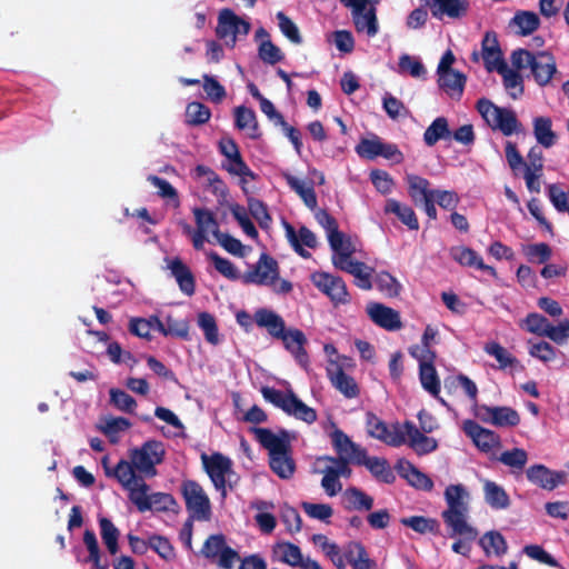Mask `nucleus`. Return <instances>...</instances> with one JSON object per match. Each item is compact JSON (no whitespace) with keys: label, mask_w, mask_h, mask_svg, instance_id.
Segmentation results:
<instances>
[{"label":"nucleus","mask_w":569,"mask_h":569,"mask_svg":"<svg viewBox=\"0 0 569 569\" xmlns=\"http://www.w3.org/2000/svg\"><path fill=\"white\" fill-rule=\"evenodd\" d=\"M259 58L268 64H276L283 60V53L270 39L261 41L258 48Z\"/></svg>","instance_id":"obj_62"},{"label":"nucleus","mask_w":569,"mask_h":569,"mask_svg":"<svg viewBox=\"0 0 569 569\" xmlns=\"http://www.w3.org/2000/svg\"><path fill=\"white\" fill-rule=\"evenodd\" d=\"M150 548L163 560L170 561L176 557L174 548L164 536L151 535L149 537Z\"/></svg>","instance_id":"obj_58"},{"label":"nucleus","mask_w":569,"mask_h":569,"mask_svg":"<svg viewBox=\"0 0 569 569\" xmlns=\"http://www.w3.org/2000/svg\"><path fill=\"white\" fill-rule=\"evenodd\" d=\"M467 498L468 492L462 485H449L445 490L447 509L441 512V517L446 526L451 529L450 537L460 536L465 540L473 541L479 532L468 523Z\"/></svg>","instance_id":"obj_4"},{"label":"nucleus","mask_w":569,"mask_h":569,"mask_svg":"<svg viewBox=\"0 0 569 569\" xmlns=\"http://www.w3.org/2000/svg\"><path fill=\"white\" fill-rule=\"evenodd\" d=\"M510 26L517 27V33L529 36L540 26L539 16L533 11H518L510 21Z\"/></svg>","instance_id":"obj_39"},{"label":"nucleus","mask_w":569,"mask_h":569,"mask_svg":"<svg viewBox=\"0 0 569 569\" xmlns=\"http://www.w3.org/2000/svg\"><path fill=\"white\" fill-rule=\"evenodd\" d=\"M339 269L352 274L356 279V286L359 287L360 289L370 290L372 288V269L368 267L365 262L355 260L352 262H348L346 266Z\"/></svg>","instance_id":"obj_36"},{"label":"nucleus","mask_w":569,"mask_h":569,"mask_svg":"<svg viewBox=\"0 0 569 569\" xmlns=\"http://www.w3.org/2000/svg\"><path fill=\"white\" fill-rule=\"evenodd\" d=\"M329 244L335 252L332 257V263L336 268H341L348 262H352L351 256L356 252V247L352 243L350 237H347L343 232H335L329 234Z\"/></svg>","instance_id":"obj_21"},{"label":"nucleus","mask_w":569,"mask_h":569,"mask_svg":"<svg viewBox=\"0 0 569 569\" xmlns=\"http://www.w3.org/2000/svg\"><path fill=\"white\" fill-rule=\"evenodd\" d=\"M370 319L379 327L388 331H397L402 328L400 315L395 309L381 303H372L367 308Z\"/></svg>","instance_id":"obj_23"},{"label":"nucleus","mask_w":569,"mask_h":569,"mask_svg":"<svg viewBox=\"0 0 569 569\" xmlns=\"http://www.w3.org/2000/svg\"><path fill=\"white\" fill-rule=\"evenodd\" d=\"M100 536L104 543L108 552L111 556H116L119 552V537L120 530L114 523L106 517L99 518Z\"/></svg>","instance_id":"obj_35"},{"label":"nucleus","mask_w":569,"mask_h":569,"mask_svg":"<svg viewBox=\"0 0 569 569\" xmlns=\"http://www.w3.org/2000/svg\"><path fill=\"white\" fill-rule=\"evenodd\" d=\"M272 559L293 568L303 569L306 559L299 546L289 541H279L272 547Z\"/></svg>","instance_id":"obj_26"},{"label":"nucleus","mask_w":569,"mask_h":569,"mask_svg":"<svg viewBox=\"0 0 569 569\" xmlns=\"http://www.w3.org/2000/svg\"><path fill=\"white\" fill-rule=\"evenodd\" d=\"M211 111L202 102L192 101L186 108V123L190 126H201L209 121Z\"/></svg>","instance_id":"obj_49"},{"label":"nucleus","mask_w":569,"mask_h":569,"mask_svg":"<svg viewBox=\"0 0 569 569\" xmlns=\"http://www.w3.org/2000/svg\"><path fill=\"white\" fill-rule=\"evenodd\" d=\"M229 163L224 166L226 170L233 176L240 177L241 189L244 193H248L246 183L247 178L256 180L258 176L248 167L241 157V153L228 160Z\"/></svg>","instance_id":"obj_46"},{"label":"nucleus","mask_w":569,"mask_h":569,"mask_svg":"<svg viewBox=\"0 0 569 569\" xmlns=\"http://www.w3.org/2000/svg\"><path fill=\"white\" fill-rule=\"evenodd\" d=\"M181 495L191 520L209 521L211 519V502L199 482L194 480L182 481Z\"/></svg>","instance_id":"obj_8"},{"label":"nucleus","mask_w":569,"mask_h":569,"mask_svg":"<svg viewBox=\"0 0 569 569\" xmlns=\"http://www.w3.org/2000/svg\"><path fill=\"white\" fill-rule=\"evenodd\" d=\"M405 438L408 437V445L419 456L430 453L438 448V442L435 438L423 435L416 425L406 420L402 425Z\"/></svg>","instance_id":"obj_20"},{"label":"nucleus","mask_w":569,"mask_h":569,"mask_svg":"<svg viewBox=\"0 0 569 569\" xmlns=\"http://www.w3.org/2000/svg\"><path fill=\"white\" fill-rule=\"evenodd\" d=\"M498 460L505 466L512 468L513 472L520 473L528 461V453L522 448H513L503 451Z\"/></svg>","instance_id":"obj_50"},{"label":"nucleus","mask_w":569,"mask_h":569,"mask_svg":"<svg viewBox=\"0 0 569 569\" xmlns=\"http://www.w3.org/2000/svg\"><path fill=\"white\" fill-rule=\"evenodd\" d=\"M366 428L370 437L378 439L391 447H400L407 442L403 428L399 422L389 426L380 419L376 413L368 411L366 413Z\"/></svg>","instance_id":"obj_10"},{"label":"nucleus","mask_w":569,"mask_h":569,"mask_svg":"<svg viewBox=\"0 0 569 569\" xmlns=\"http://www.w3.org/2000/svg\"><path fill=\"white\" fill-rule=\"evenodd\" d=\"M438 73V86L451 99L459 101L463 94L467 77L458 70H448Z\"/></svg>","instance_id":"obj_27"},{"label":"nucleus","mask_w":569,"mask_h":569,"mask_svg":"<svg viewBox=\"0 0 569 569\" xmlns=\"http://www.w3.org/2000/svg\"><path fill=\"white\" fill-rule=\"evenodd\" d=\"M503 78V86L512 99H518L523 93V79L517 70H511L506 64V70L499 72Z\"/></svg>","instance_id":"obj_54"},{"label":"nucleus","mask_w":569,"mask_h":569,"mask_svg":"<svg viewBox=\"0 0 569 569\" xmlns=\"http://www.w3.org/2000/svg\"><path fill=\"white\" fill-rule=\"evenodd\" d=\"M451 132L449 130L448 120L445 117L436 118L423 133V141L428 147L435 146L441 139H449Z\"/></svg>","instance_id":"obj_41"},{"label":"nucleus","mask_w":569,"mask_h":569,"mask_svg":"<svg viewBox=\"0 0 569 569\" xmlns=\"http://www.w3.org/2000/svg\"><path fill=\"white\" fill-rule=\"evenodd\" d=\"M312 283L326 295L335 306L350 302L347 284L339 276L328 272H315L311 276Z\"/></svg>","instance_id":"obj_11"},{"label":"nucleus","mask_w":569,"mask_h":569,"mask_svg":"<svg viewBox=\"0 0 569 569\" xmlns=\"http://www.w3.org/2000/svg\"><path fill=\"white\" fill-rule=\"evenodd\" d=\"M119 483L128 491L129 500L139 512L153 510L157 512L177 511L178 502L174 497L166 492L149 493L150 486L143 479H136L131 468L127 463L119 467Z\"/></svg>","instance_id":"obj_1"},{"label":"nucleus","mask_w":569,"mask_h":569,"mask_svg":"<svg viewBox=\"0 0 569 569\" xmlns=\"http://www.w3.org/2000/svg\"><path fill=\"white\" fill-rule=\"evenodd\" d=\"M476 108L492 129L500 130L507 137L521 130L522 126L511 109L498 107L486 98L479 99Z\"/></svg>","instance_id":"obj_7"},{"label":"nucleus","mask_w":569,"mask_h":569,"mask_svg":"<svg viewBox=\"0 0 569 569\" xmlns=\"http://www.w3.org/2000/svg\"><path fill=\"white\" fill-rule=\"evenodd\" d=\"M250 432L256 436L257 441L268 450L269 466L281 479H290L296 470L295 460L291 457V445L289 433L281 429L278 435L268 428L251 427Z\"/></svg>","instance_id":"obj_3"},{"label":"nucleus","mask_w":569,"mask_h":569,"mask_svg":"<svg viewBox=\"0 0 569 569\" xmlns=\"http://www.w3.org/2000/svg\"><path fill=\"white\" fill-rule=\"evenodd\" d=\"M408 184V194L416 206H420L426 199L435 197V190L430 189V181L418 174L408 173L406 176Z\"/></svg>","instance_id":"obj_29"},{"label":"nucleus","mask_w":569,"mask_h":569,"mask_svg":"<svg viewBox=\"0 0 569 569\" xmlns=\"http://www.w3.org/2000/svg\"><path fill=\"white\" fill-rule=\"evenodd\" d=\"M481 57L486 69L491 72H503L506 70V61L500 49L497 34L493 31L485 33L481 41Z\"/></svg>","instance_id":"obj_16"},{"label":"nucleus","mask_w":569,"mask_h":569,"mask_svg":"<svg viewBox=\"0 0 569 569\" xmlns=\"http://www.w3.org/2000/svg\"><path fill=\"white\" fill-rule=\"evenodd\" d=\"M234 124L239 130L248 129L251 139H259L261 137L257 116L250 108L239 106L234 109Z\"/></svg>","instance_id":"obj_31"},{"label":"nucleus","mask_w":569,"mask_h":569,"mask_svg":"<svg viewBox=\"0 0 569 569\" xmlns=\"http://www.w3.org/2000/svg\"><path fill=\"white\" fill-rule=\"evenodd\" d=\"M486 502L496 510L506 509L510 505V499L506 490L493 481L485 483Z\"/></svg>","instance_id":"obj_40"},{"label":"nucleus","mask_w":569,"mask_h":569,"mask_svg":"<svg viewBox=\"0 0 569 569\" xmlns=\"http://www.w3.org/2000/svg\"><path fill=\"white\" fill-rule=\"evenodd\" d=\"M550 321L540 313L531 312L528 313L525 320L522 321V328L528 332L538 335L540 337H545Z\"/></svg>","instance_id":"obj_60"},{"label":"nucleus","mask_w":569,"mask_h":569,"mask_svg":"<svg viewBox=\"0 0 569 569\" xmlns=\"http://www.w3.org/2000/svg\"><path fill=\"white\" fill-rule=\"evenodd\" d=\"M526 476L531 483L551 491L563 482L566 475L562 471H552L545 465L537 463L527 469Z\"/></svg>","instance_id":"obj_18"},{"label":"nucleus","mask_w":569,"mask_h":569,"mask_svg":"<svg viewBox=\"0 0 569 569\" xmlns=\"http://www.w3.org/2000/svg\"><path fill=\"white\" fill-rule=\"evenodd\" d=\"M462 430L482 452H489L500 445V437L495 431L481 427L475 420H465Z\"/></svg>","instance_id":"obj_17"},{"label":"nucleus","mask_w":569,"mask_h":569,"mask_svg":"<svg viewBox=\"0 0 569 569\" xmlns=\"http://www.w3.org/2000/svg\"><path fill=\"white\" fill-rule=\"evenodd\" d=\"M479 546L482 548L487 557L491 555L502 556L507 552L508 546L505 537L496 530L486 532L479 539Z\"/></svg>","instance_id":"obj_37"},{"label":"nucleus","mask_w":569,"mask_h":569,"mask_svg":"<svg viewBox=\"0 0 569 569\" xmlns=\"http://www.w3.org/2000/svg\"><path fill=\"white\" fill-rule=\"evenodd\" d=\"M109 393L110 403L114 408L127 413H132L134 411L137 401L132 396L118 388L110 389Z\"/></svg>","instance_id":"obj_57"},{"label":"nucleus","mask_w":569,"mask_h":569,"mask_svg":"<svg viewBox=\"0 0 569 569\" xmlns=\"http://www.w3.org/2000/svg\"><path fill=\"white\" fill-rule=\"evenodd\" d=\"M373 283L380 292L390 298L399 296L401 291V284L387 271L378 272L375 277Z\"/></svg>","instance_id":"obj_52"},{"label":"nucleus","mask_w":569,"mask_h":569,"mask_svg":"<svg viewBox=\"0 0 569 569\" xmlns=\"http://www.w3.org/2000/svg\"><path fill=\"white\" fill-rule=\"evenodd\" d=\"M363 459L358 460V465L365 466L373 477L385 483H393L396 476L392 472L389 462L385 458L369 457L366 451H360Z\"/></svg>","instance_id":"obj_28"},{"label":"nucleus","mask_w":569,"mask_h":569,"mask_svg":"<svg viewBox=\"0 0 569 569\" xmlns=\"http://www.w3.org/2000/svg\"><path fill=\"white\" fill-rule=\"evenodd\" d=\"M510 59L517 70L529 68L530 76L540 87L548 86L557 72L556 59L549 51L531 52L519 48L512 51Z\"/></svg>","instance_id":"obj_6"},{"label":"nucleus","mask_w":569,"mask_h":569,"mask_svg":"<svg viewBox=\"0 0 569 569\" xmlns=\"http://www.w3.org/2000/svg\"><path fill=\"white\" fill-rule=\"evenodd\" d=\"M276 17L281 33L293 44H301L302 37L298 26L282 11H279Z\"/></svg>","instance_id":"obj_55"},{"label":"nucleus","mask_w":569,"mask_h":569,"mask_svg":"<svg viewBox=\"0 0 569 569\" xmlns=\"http://www.w3.org/2000/svg\"><path fill=\"white\" fill-rule=\"evenodd\" d=\"M209 259L212 261L216 270L226 277L229 280H238L240 279V272L236 268V266L228 259L220 257L217 252L211 251L208 254Z\"/></svg>","instance_id":"obj_61"},{"label":"nucleus","mask_w":569,"mask_h":569,"mask_svg":"<svg viewBox=\"0 0 569 569\" xmlns=\"http://www.w3.org/2000/svg\"><path fill=\"white\" fill-rule=\"evenodd\" d=\"M487 355L493 357L499 362V369L505 370L519 365V361L513 357L505 347L499 342L491 341L487 342L483 347Z\"/></svg>","instance_id":"obj_47"},{"label":"nucleus","mask_w":569,"mask_h":569,"mask_svg":"<svg viewBox=\"0 0 569 569\" xmlns=\"http://www.w3.org/2000/svg\"><path fill=\"white\" fill-rule=\"evenodd\" d=\"M419 379L423 389L433 397H438L440 392V380L433 363H423L419 368Z\"/></svg>","instance_id":"obj_48"},{"label":"nucleus","mask_w":569,"mask_h":569,"mask_svg":"<svg viewBox=\"0 0 569 569\" xmlns=\"http://www.w3.org/2000/svg\"><path fill=\"white\" fill-rule=\"evenodd\" d=\"M345 497L348 502L346 508L349 510L369 511L373 507V498L359 488L350 487L346 489Z\"/></svg>","instance_id":"obj_45"},{"label":"nucleus","mask_w":569,"mask_h":569,"mask_svg":"<svg viewBox=\"0 0 569 569\" xmlns=\"http://www.w3.org/2000/svg\"><path fill=\"white\" fill-rule=\"evenodd\" d=\"M198 326L203 331L207 342L216 346L219 343V330L216 318L209 312H200L198 315Z\"/></svg>","instance_id":"obj_53"},{"label":"nucleus","mask_w":569,"mask_h":569,"mask_svg":"<svg viewBox=\"0 0 569 569\" xmlns=\"http://www.w3.org/2000/svg\"><path fill=\"white\" fill-rule=\"evenodd\" d=\"M247 202L250 214L257 220L259 226L262 229L268 228L272 219L268 212L267 204L253 197H248Z\"/></svg>","instance_id":"obj_59"},{"label":"nucleus","mask_w":569,"mask_h":569,"mask_svg":"<svg viewBox=\"0 0 569 569\" xmlns=\"http://www.w3.org/2000/svg\"><path fill=\"white\" fill-rule=\"evenodd\" d=\"M396 470L399 476L405 478L410 486L423 490L431 491L433 488V481L429 476L421 472L413 463L406 459L398 460L396 465Z\"/></svg>","instance_id":"obj_25"},{"label":"nucleus","mask_w":569,"mask_h":569,"mask_svg":"<svg viewBox=\"0 0 569 569\" xmlns=\"http://www.w3.org/2000/svg\"><path fill=\"white\" fill-rule=\"evenodd\" d=\"M201 458L214 488L221 491V496L224 498L227 496L226 477L232 473V461L220 452H214L210 457L203 453Z\"/></svg>","instance_id":"obj_12"},{"label":"nucleus","mask_w":569,"mask_h":569,"mask_svg":"<svg viewBox=\"0 0 569 569\" xmlns=\"http://www.w3.org/2000/svg\"><path fill=\"white\" fill-rule=\"evenodd\" d=\"M381 139L375 136L372 139H361L356 146V152L360 158L373 160L379 157Z\"/></svg>","instance_id":"obj_63"},{"label":"nucleus","mask_w":569,"mask_h":569,"mask_svg":"<svg viewBox=\"0 0 569 569\" xmlns=\"http://www.w3.org/2000/svg\"><path fill=\"white\" fill-rule=\"evenodd\" d=\"M253 319L256 325L267 329L272 338L281 340L284 348L295 357L297 362L307 369L309 365V356L305 349L307 338L300 329H287L282 317L266 308L258 309L254 312Z\"/></svg>","instance_id":"obj_2"},{"label":"nucleus","mask_w":569,"mask_h":569,"mask_svg":"<svg viewBox=\"0 0 569 569\" xmlns=\"http://www.w3.org/2000/svg\"><path fill=\"white\" fill-rule=\"evenodd\" d=\"M400 523L405 527L411 528L413 531L426 535H439L440 526L437 519L427 518L423 516H411L400 519Z\"/></svg>","instance_id":"obj_38"},{"label":"nucleus","mask_w":569,"mask_h":569,"mask_svg":"<svg viewBox=\"0 0 569 569\" xmlns=\"http://www.w3.org/2000/svg\"><path fill=\"white\" fill-rule=\"evenodd\" d=\"M353 366L351 358L340 356L338 360H330L326 369L331 385L348 399L357 398L360 393L356 380L345 372V368Z\"/></svg>","instance_id":"obj_9"},{"label":"nucleus","mask_w":569,"mask_h":569,"mask_svg":"<svg viewBox=\"0 0 569 569\" xmlns=\"http://www.w3.org/2000/svg\"><path fill=\"white\" fill-rule=\"evenodd\" d=\"M260 391L266 401L280 408L283 412L288 409L289 399H291L295 393L292 390H288L287 393H283L281 390L268 386L262 387Z\"/></svg>","instance_id":"obj_56"},{"label":"nucleus","mask_w":569,"mask_h":569,"mask_svg":"<svg viewBox=\"0 0 569 569\" xmlns=\"http://www.w3.org/2000/svg\"><path fill=\"white\" fill-rule=\"evenodd\" d=\"M166 262L181 292L188 297L193 296L196 292V279L191 269L179 257L166 258Z\"/></svg>","instance_id":"obj_19"},{"label":"nucleus","mask_w":569,"mask_h":569,"mask_svg":"<svg viewBox=\"0 0 569 569\" xmlns=\"http://www.w3.org/2000/svg\"><path fill=\"white\" fill-rule=\"evenodd\" d=\"M286 236L292 246L293 250L302 258H309L310 252L307 251L303 246L315 249L317 247L316 234L307 227L302 226L299 228L298 233L295 228L289 223L284 222Z\"/></svg>","instance_id":"obj_22"},{"label":"nucleus","mask_w":569,"mask_h":569,"mask_svg":"<svg viewBox=\"0 0 569 569\" xmlns=\"http://www.w3.org/2000/svg\"><path fill=\"white\" fill-rule=\"evenodd\" d=\"M352 19L358 32L366 31L369 37H375L379 31L376 9L356 10L352 9Z\"/></svg>","instance_id":"obj_34"},{"label":"nucleus","mask_w":569,"mask_h":569,"mask_svg":"<svg viewBox=\"0 0 569 569\" xmlns=\"http://www.w3.org/2000/svg\"><path fill=\"white\" fill-rule=\"evenodd\" d=\"M250 31V23L238 17L231 9H223L219 13L217 37L228 39L230 37L231 47L234 46L237 34L247 36Z\"/></svg>","instance_id":"obj_14"},{"label":"nucleus","mask_w":569,"mask_h":569,"mask_svg":"<svg viewBox=\"0 0 569 569\" xmlns=\"http://www.w3.org/2000/svg\"><path fill=\"white\" fill-rule=\"evenodd\" d=\"M277 280H279V264L274 258L264 252L261 253L253 269L242 276L244 283L259 286H270Z\"/></svg>","instance_id":"obj_13"},{"label":"nucleus","mask_w":569,"mask_h":569,"mask_svg":"<svg viewBox=\"0 0 569 569\" xmlns=\"http://www.w3.org/2000/svg\"><path fill=\"white\" fill-rule=\"evenodd\" d=\"M450 257L462 267L476 268L486 271L492 277H497L493 267L486 264L482 258L471 248L457 246L450 249Z\"/></svg>","instance_id":"obj_24"},{"label":"nucleus","mask_w":569,"mask_h":569,"mask_svg":"<svg viewBox=\"0 0 569 569\" xmlns=\"http://www.w3.org/2000/svg\"><path fill=\"white\" fill-rule=\"evenodd\" d=\"M386 213H393L410 230L419 229V221L416 212L408 204H403L396 199H388L385 206Z\"/></svg>","instance_id":"obj_32"},{"label":"nucleus","mask_w":569,"mask_h":569,"mask_svg":"<svg viewBox=\"0 0 569 569\" xmlns=\"http://www.w3.org/2000/svg\"><path fill=\"white\" fill-rule=\"evenodd\" d=\"M203 90L207 93L209 100L214 103L221 102L226 96L224 87L212 76H203Z\"/></svg>","instance_id":"obj_64"},{"label":"nucleus","mask_w":569,"mask_h":569,"mask_svg":"<svg viewBox=\"0 0 569 569\" xmlns=\"http://www.w3.org/2000/svg\"><path fill=\"white\" fill-rule=\"evenodd\" d=\"M286 413L308 425L313 423L318 418L317 411L313 408L307 406L301 399L297 397L296 393H293L292 398L289 399V406L286 410Z\"/></svg>","instance_id":"obj_42"},{"label":"nucleus","mask_w":569,"mask_h":569,"mask_svg":"<svg viewBox=\"0 0 569 569\" xmlns=\"http://www.w3.org/2000/svg\"><path fill=\"white\" fill-rule=\"evenodd\" d=\"M492 425L500 428H512L520 423V415L511 407H495Z\"/></svg>","instance_id":"obj_51"},{"label":"nucleus","mask_w":569,"mask_h":569,"mask_svg":"<svg viewBox=\"0 0 569 569\" xmlns=\"http://www.w3.org/2000/svg\"><path fill=\"white\" fill-rule=\"evenodd\" d=\"M156 330L163 336L174 337L183 340L189 339V322L186 319H177L168 315L164 321L154 317Z\"/></svg>","instance_id":"obj_30"},{"label":"nucleus","mask_w":569,"mask_h":569,"mask_svg":"<svg viewBox=\"0 0 569 569\" xmlns=\"http://www.w3.org/2000/svg\"><path fill=\"white\" fill-rule=\"evenodd\" d=\"M430 10L432 18L443 20L449 18L460 20L465 18L470 9L469 0H420Z\"/></svg>","instance_id":"obj_15"},{"label":"nucleus","mask_w":569,"mask_h":569,"mask_svg":"<svg viewBox=\"0 0 569 569\" xmlns=\"http://www.w3.org/2000/svg\"><path fill=\"white\" fill-rule=\"evenodd\" d=\"M532 126L535 138L540 146L549 149L556 144L557 134L552 130V121L549 117H536Z\"/></svg>","instance_id":"obj_33"},{"label":"nucleus","mask_w":569,"mask_h":569,"mask_svg":"<svg viewBox=\"0 0 569 569\" xmlns=\"http://www.w3.org/2000/svg\"><path fill=\"white\" fill-rule=\"evenodd\" d=\"M192 212L197 226L196 230L207 234L211 232L213 237L218 236L220 232L219 223L212 211L206 208H194Z\"/></svg>","instance_id":"obj_44"},{"label":"nucleus","mask_w":569,"mask_h":569,"mask_svg":"<svg viewBox=\"0 0 569 569\" xmlns=\"http://www.w3.org/2000/svg\"><path fill=\"white\" fill-rule=\"evenodd\" d=\"M164 455L166 450L161 441L148 440L143 442L140 448L130 450V461L121 459L113 469L106 467L107 458H104L102 462L104 465L106 475L116 478L118 481L120 477L118 470L123 462L131 468L136 479L144 480V478H153L157 476L158 471L156 466L163 461Z\"/></svg>","instance_id":"obj_5"},{"label":"nucleus","mask_w":569,"mask_h":569,"mask_svg":"<svg viewBox=\"0 0 569 569\" xmlns=\"http://www.w3.org/2000/svg\"><path fill=\"white\" fill-rule=\"evenodd\" d=\"M288 186L299 194L306 207L310 210L317 208V194L312 186H306L302 181L291 174H284Z\"/></svg>","instance_id":"obj_43"}]
</instances>
